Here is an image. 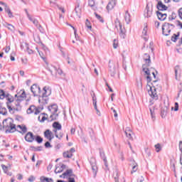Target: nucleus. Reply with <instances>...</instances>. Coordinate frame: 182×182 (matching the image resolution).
<instances>
[{"instance_id":"nucleus-33","label":"nucleus","mask_w":182,"mask_h":182,"mask_svg":"<svg viewBox=\"0 0 182 182\" xmlns=\"http://www.w3.org/2000/svg\"><path fill=\"white\" fill-rule=\"evenodd\" d=\"M147 23H145L144 24V28H143V31H142V34L144 36H147V31H149V28H147Z\"/></svg>"},{"instance_id":"nucleus-6","label":"nucleus","mask_w":182,"mask_h":182,"mask_svg":"<svg viewBox=\"0 0 182 182\" xmlns=\"http://www.w3.org/2000/svg\"><path fill=\"white\" fill-rule=\"evenodd\" d=\"M157 82V80H154L153 81V86H149V90H148V93L149 95V96H151V97L152 99H154V100H158L159 99V95H157V91L156 90V87H154V83Z\"/></svg>"},{"instance_id":"nucleus-40","label":"nucleus","mask_w":182,"mask_h":182,"mask_svg":"<svg viewBox=\"0 0 182 182\" xmlns=\"http://www.w3.org/2000/svg\"><path fill=\"white\" fill-rule=\"evenodd\" d=\"M124 18L127 23H130V14H129L128 11H126Z\"/></svg>"},{"instance_id":"nucleus-31","label":"nucleus","mask_w":182,"mask_h":182,"mask_svg":"<svg viewBox=\"0 0 182 182\" xmlns=\"http://www.w3.org/2000/svg\"><path fill=\"white\" fill-rule=\"evenodd\" d=\"M53 127L57 130H62V125L59 122H54L53 124Z\"/></svg>"},{"instance_id":"nucleus-56","label":"nucleus","mask_w":182,"mask_h":182,"mask_svg":"<svg viewBox=\"0 0 182 182\" xmlns=\"http://www.w3.org/2000/svg\"><path fill=\"white\" fill-rule=\"evenodd\" d=\"M43 149V146H37L34 149V151H42V149Z\"/></svg>"},{"instance_id":"nucleus-32","label":"nucleus","mask_w":182,"mask_h":182,"mask_svg":"<svg viewBox=\"0 0 182 182\" xmlns=\"http://www.w3.org/2000/svg\"><path fill=\"white\" fill-rule=\"evenodd\" d=\"M136 86L139 89H141L143 87V82H141V78H136Z\"/></svg>"},{"instance_id":"nucleus-28","label":"nucleus","mask_w":182,"mask_h":182,"mask_svg":"<svg viewBox=\"0 0 182 182\" xmlns=\"http://www.w3.org/2000/svg\"><path fill=\"white\" fill-rule=\"evenodd\" d=\"M4 26L7 28L11 32H14V31H15V26H14V25H12V24H10V23H4Z\"/></svg>"},{"instance_id":"nucleus-41","label":"nucleus","mask_w":182,"mask_h":182,"mask_svg":"<svg viewBox=\"0 0 182 182\" xmlns=\"http://www.w3.org/2000/svg\"><path fill=\"white\" fill-rule=\"evenodd\" d=\"M58 114H56V112H54V113H51L50 116V120H56V119H58Z\"/></svg>"},{"instance_id":"nucleus-39","label":"nucleus","mask_w":182,"mask_h":182,"mask_svg":"<svg viewBox=\"0 0 182 182\" xmlns=\"http://www.w3.org/2000/svg\"><path fill=\"white\" fill-rule=\"evenodd\" d=\"M0 114H3V116H6L8 114V111L6 110V108L1 107L0 108Z\"/></svg>"},{"instance_id":"nucleus-34","label":"nucleus","mask_w":182,"mask_h":182,"mask_svg":"<svg viewBox=\"0 0 182 182\" xmlns=\"http://www.w3.org/2000/svg\"><path fill=\"white\" fill-rule=\"evenodd\" d=\"M40 180H41V181H42V182H53V179L49 178H46V177H45V176H41V177L40 178Z\"/></svg>"},{"instance_id":"nucleus-64","label":"nucleus","mask_w":182,"mask_h":182,"mask_svg":"<svg viewBox=\"0 0 182 182\" xmlns=\"http://www.w3.org/2000/svg\"><path fill=\"white\" fill-rule=\"evenodd\" d=\"M68 182H76V181H75V178H68Z\"/></svg>"},{"instance_id":"nucleus-51","label":"nucleus","mask_w":182,"mask_h":182,"mask_svg":"<svg viewBox=\"0 0 182 182\" xmlns=\"http://www.w3.org/2000/svg\"><path fill=\"white\" fill-rule=\"evenodd\" d=\"M119 45V41L116 39L114 40L113 41V48L114 49H117V46Z\"/></svg>"},{"instance_id":"nucleus-26","label":"nucleus","mask_w":182,"mask_h":182,"mask_svg":"<svg viewBox=\"0 0 182 182\" xmlns=\"http://www.w3.org/2000/svg\"><path fill=\"white\" fill-rule=\"evenodd\" d=\"M144 62H146V63H148L147 66H149V65L151 62V60H150V55L145 53L144 55Z\"/></svg>"},{"instance_id":"nucleus-5","label":"nucleus","mask_w":182,"mask_h":182,"mask_svg":"<svg viewBox=\"0 0 182 182\" xmlns=\"http://www.w3.org/2000/svg\"><path fill=\"white\" fill-rule=\"evenodd\" d=\"M174 24H171L170 23H165L162 26V33L165 36H168L171 32V29H174Z\"/></svg>"},{"instance_id":"nucleus-55","label":"nucleus","mask_w":182,"mask_h":182,"mask_svg":"<svg viewBox=\"0 0 182 182\" xmlns=\"http://www.w3.org/2000/svg\"><path fill=\"white\" fill-rule=\"evenodd\" d=\"M1 167L4 173H8V166L5 165H1Z\"/></svg>"},{"instance_id":"nucleus-21","label":"nucleus","mask_w":182,"mask_h":182,"mask_svg":"<svg viewBox=\"0 0 182 182\" xmlns=\"http://www.w3.org/2000/svg\"><path fill=\"white\" fill-rule=\"evenodd\" d=\"M48 110L50 113H56L58 112V105L54 104L48 107Z\"/></svg>"},{"instance_id":"nucleus-60","label":"nucleus","mask_w":182,"mask_h":182,"mask_svg":"<svg viewBox=\"0 0 182 182\" xmlns=\"http://www.w3.org/2000/svg\"><path fill=\"white\" fill-rule=\"evenodd\" d=\"M113 113H114V117H115L116 120H117V111L116 109H113Z\"/></svg>"},{"instance_id":"nucleus-58","label":"nucleus","mask_w":182,"mask_h":182,"mask_svg":"<svg viewBox=\"0 0 182 182\" xmlns=\"http://www.w3.org/2000/svg\"><path fill=\"white\" fill-rule=\"evenodd\" d=\"M55 137H57V139H62V137H63V133L60 132L59 134H55Z\"/></svg>"},{"instance_id":"nucleus-3","label":"nucleus","mask_w":182,"mask_h":182,"mask_svg":"<svg viewBox=\"0 0 182 182\" xmlns=\"http://www.w3.org/2000/svg\"><path fill=\"white\" fill-rule=\"evenodd\" d=\"M43 90L44 92L42 94V96H39L38 102L39 103H42V105H48L49 96L52 95V90L49 87H44Z\"/></svg>"},{"instance_id":"nucleus-13","label":"nucleus","mask_w":182,"mask_h":182,"mask_svg":"<svg viewBox=\"0 0 182 182\" xmlns=\"http://www.w3.org/2000/svg\"><path fill=\"white\" fill-rule=\"evenodd\" d=\"M44 136L47 140H49V141H52V139H54L53 133H52V131L47 129L44 132Z\"/></svg>"},{"instance_id":"nucleus-9","label":"nucleus","mask_w":182,"mask_h":182,"mask_svg":"<svg viewBox=\"0 0 182 182\" xmlns=\"http://www.w3.org/2000/svg\"><path fill=\"white\" fill-rule=\"evenodd\" d=\"M31 90L33 92V96H38L41 93V87L34 84L31 87Z\"/></svg>"},{"instance_id":"nucleus-11","label":"nucleus","mask_w":182,"mask_h":182,"mask_svg":"<svg viewBox=\"0 0 182 182\" xmlns=\"http://www.w3.org/2000/svg\"><path fill=\"white\" fill-rule=\"evenodd\" d=\"M75 148H71L69 151H67L63 154V157L65 159H72L73 156V153H75Z\"/></svg>"},{"instance_id":"nucleus-53","label":"nucleus","mask_w":182,"mask_h":182,"mask_svg":"<svg viewBox=\"0 0 182 182\" xmlns=\"http://www.w3.org/2000/svg\"><path fill=\"white\" fill-rule=\"evenodd\" d=\"M155 149L156 150V153H159V151H160V150H161V146H160V144H156Z\"/></svg>"},{"instance_id":"nucleus-25","label":"nucleus","mask_w":182,"mask_h":182,"mask_svg":"<svg viewBox=\"0 0 182 182\" xmlns=\"http://www.w3.org/2000/svg\"><path fill=\"white\" fill-rule=\"evenodd\" d=\"M6 99L8 101V103L6 102V105H9V103H12L14 102V97L12 95H11L9 93L6 92Z\"/></svg>"},{"instance_id":"nucleus-37","label":"nucleus","mask_w":182,"mask_h":182,"mask_svg":"<svg viewBox=\"0 0 182 182\" xmlns=\"http://www.w3.org/2000/svg\"><path fill=\"white\" fill-rule=\"evenodd\" d=\"M91 167H92V170L94 173V176H96V174H97V166H96V164H92Z\"/></svg>"},{"instance_id":"nucleus-48","label":"nucleus","mask_w":182,"mask_h":182,"mask_svg":"<svg viewBox=\"0 0 182 182\" xmlns=\"http://www.w3.org/2000/svg\"><path fill=\"white\" fill-rule=\"evenodd\" d=\"M176 18H177V15L176 14V13L173 12L171 14V15L169 16L168 20L169 21H173V19H176Z\"/></svg>"},{"instance_id":"nucleus-52","label":"nucleus","mask_w":182,"mask_h":182,"mask_svg":"<svg viewBox=\"0 0 182 182\" xmlns=\"http://www.w3.org/2000/svg\"><path fill=\"white\" fill-rule=\"evenodd\" d=\"M25 11H26V14L29 21H31V22H33V21H35V18H32V16H31V15L28 12V10L26 9Z\"/></svg>"},{"instance_id":"nucleus-1","label":"nucleus","mask_w":182,"mask_h":182,"mask_svg":"<svg viewBox=\"0 0 182 182\" xmlns=\"http://www.w3.org/2000/svg\"><path fill=\"white\" fill-rule=\"evenodd\" d=\"M15 97H17V99L14 101L12 107L7 102V107L9 112L12 110H15L16 112H21L22 110V105H21V102L26 99V94L25 93V91H23L21 95L18 96V95H15Z\"/></svg>"},{"instance_id":"nucleus-24","label":"nucleus","mask_w":182,"mask_h":182,"mask_svg":"<svg viewBox=\"0 0 182 182\" xmlns=\"http://www.w3.org/2000/svg\"><path fill=\"white\" fill-rule=\"evenodd\" d=\"M92 101H93L94 108L97 112V114L98 116H100V111H99V109H97V102L96 101V98L95 97H92Z\"/></svg>"},{"instance_id":"nucleus-23","label":"nucleus","mask_w":182,"mask_h":182,"mask_svg":"<svg viewBox=\"0 0 182 182\" xmlns=\"http://www.w3.org/2000/svg\"><path fill=\"white\" fill-rule=\"evenodd\" d=\"M96 2H97V0H89L88 1V5L89 6H90L91 8H92V9L94 11H96L97 8L96 6H95L96 5Z\"/></svg>"},{"instance_id":"nucleus-15","label":"nucleus","mask_w":182,"mask_h":182,"mask_svg":"<svg viewBox=\"0 0 182 182\" xmlns=\"http://www.w3.org/2000/svg\"><path fill=\"white\" fill-rule=\"evenodd\" d=\"M28 114H31V113H34V114H39V110L36 109V107L34 105H31L29 107V108L27 109Z\"/></svg>"},{"instance_id":"nucleus-36","label":"nucleus","mask_w":182,"mask_h":182,"mask_svg":"<svg viewBox=\"0 0 182 182\" xmlns=\"http://www.w3.org/2000/svg\"><path fill=\"white\" fill-rule=\"evenodd\" d=\"M125 134H126V136H127V137H128V139H132V130H130V129L129 128H127L126 129H125Z\"/></svg>"},{"instance_id":"nucleus-54","label":"nucleus","mask_w":182,"mask_h":182,"mask_svg":"<svg viewBox=\"0 0 182 182\" xmlns=\"http://www.w3.org/2000/svg\"><path fill=\"white\" fill-rule=\"evenodd\" d=\"M150 113H151V119L154 120L156 119V116L154 115V109H150Z\"/></svg>"},{"instance_id":"nucleus-29","label":"nucleus","mask_w":182,"mask_h":182,"mask_svg":"<svg viewBox=\"0 0 182 182\" xmlns=\"http://www.w3.org/2000/svg\"><path fill=\"white\" fill-rule=\"evenodd\" d=\"M75 14L77 18H80V14H82V10L80 9V6L77 4V6L75 9Z\"/></svg>"},{"instance_id":"nucleus-19","label":"nucleus","mask_w":182,"mask_h":182,"mask_svg":"<svg viewBox=\"0 0 182 182\" xmlns=\"http://www.w3.org/2000/svg\"><path fill=\"white\" fill-rule=\"evenodd\" d=\"M168 9V7H167L166 5H164L163 4V2L161 1H159L158 4H157V9H159V11H167V9Z\"/></svg>"},{"instance_id":"nucleus-7","label":"nucleus","mask_w":182,"mask_h":182,"mask_svg":"<svg viewBox=\"0 0 182 182\" xmlns=\"http://www.w3.org/2000/svg\"><path fill=\"white\" fill-rule=\"evenodd\" d=\"M48 70H49V72H50L51 75L53 76H56V75H62L63 73V71L62 70V69L60 68H58L55 66L53 65H49V64L47 63V66H46Z\"/></svg>"},{"instance_id":"nucleus-47","label":"nucleus","mask_w":182,"mask_h":182,"mask_svg":"<svg viewBox=\"0 0 182 182\" xmlns=\"http://www.w3.org/2000/svg\"><path fill=\"white\" fill-rule=\"evenodd\" d=\"M174 70H175L176 79V80H177V75H178V72H180V66L176 65V66L175 67Z\"/></svg>"},{"instance_id":"nucleus-46","label":"nucleus","mask_w":182,"mask_h":182,"mask_svg":"<svg viewBox=\"0 0 182 182\" xmlns=\"http://www.w3.org/2000/svg\"><path fill=\"white\" fill-rule=\"evenodd\" d=\"M6 96V92H5L3 90H0V99H5Z\"/></svg>"},{"instance_id":"nucleus-63","label":"nucleus","mask_w":182,"mask_h":182,"mask_svg":"<svg viewBox=\"0 0 182 182\" xmlns=\"http://www.w3.org/2000/svg\"><path fill=\"white\" fill-rule=\"evenodd\" d=\"M178 147H179V150H180L181 153H182V141H179Z\"/></svg>"},{"instance_id":"nucleus-2","label":"nucleus","mask_w":182,"mask_h":182,"mask_svg":"<svg viewBox=\"0 0 182 182\" xmlns=\"http://www.w3.org/2000/svg\"><path fill=\"white\" fill-rule=\"evenodd\" d=\"M3 127L6 130V133H14L16 132V127L14 124V119L7 118L3 121Z\"/></svg>"},{"instance_id":"nucleus-45","label":"nucleus","mask_w":182,"mask_h":182,"mask_svg":"<svg viewBox=\"0 0 182 182\" xmlns=\"http://www.w3.org/2000/svg\"><path fill=\"white\" fill-rule=\"evenodd\" d=\"M35 140L36 141H37V143H39V144L43 141V139L40 136H35Z\"/></svg>"},{"instance_id":"nucleus-38","label":"nucleus","mask_w":182,"mask_h":182,"mask_svg":"<svg viewBox=\"0 0 182 182\" xmlns=\"http://www.w3.org/2000/svg\"><path fill=\"white\" fill-rule=\"evenodd\" d=\"M179 36H180V33H177V34H173L171 36V40L172 41V42H177V39H178Z\"/></svg>"},{"instance_id":"nucleus-10","label":"nucleus","mask_w":182,"mask_h":182,"mask_svg":"<svg viewBox=\"0 0 182 182\" xmlns=\"http://www.w3.org/2000/svg\"><path fill=\"white\" fill-rule=\"evenodd\" d=\"M24 139L28 143H33L35 141V135H33V133L29 132L26 134Z\"/></svg>"},{"instance_id":"nucleus-14","label":"nucleus","mask_w":182,"mask_h":182,"mask_svg":"<svg viewBox=\"0 0 182 182\" xmlns=\"http://www.w3.org/2000/svg\"><path fill=\"white\" fill-rule=\"evenodd\" d=\"M153 15V8L149 7V5L146 6L144 13L145 18H151Z\"/></svg>"},{"instance_id":"nucleus-61","label":"nucleus","mask_w":182,"mask_h":182,"mask_svg":"<svg viewBox=\"0 0 182 182\" xmlns=\"http://www.w3.org/2000/svg\"><path fill=\"white\" fill-rule=\"evenodd\" d=\"M178 16L180 19H182V8L178 10Z\"/></svg>"},{"instance_id":"nucleus-35","label":"nucleus","mask_w":182,"mask_h":182,"mask_svg":"<svg viewBox=\"0 0 182 182\" xmlns=\"http://www.w3.org/2000/svg\"><path fill=\"white\" fill-rule=\"evenodd\" d=\"M133 161V166H132V171H131V174H133V173H136L137 171V163H136L135 161Z\"/></svg>"},{"instance_id":"nucleus-16","label":"nucleus","mask_w":182,"mask_h":182,"mask_svg":"<svg viewBox=\"0 0 182 182\" xmlns=\"http://www.w3.org/2000/svg\"><path fill=\"white\" fill-rule=\"evenodd\" d=\"M65 168H66V165H65V164L56 165L55 169V174L62 173V171H63V170H65Z\"/></svg>"},{"instance_id":"nucleus-62","label":"nucleus","mask_w":182,"mask_h":182,"mask_svg":"<svg viewBox=\"0 0 182 182\" xmlns=\"http://www.w3.org/2000/svg\"><path fill=\"white\" fill-rule=\"evenodd\" d=\"M178 110V102H176L175 103V108H174V111L177 112Z\"/></svg>"},{"instance_id":"nucleus-22","label":"nucleus","mask_w":182,"mask_h":182,"mask_svg":"<svg viewBox=\"0 0 182 182\" xmlns=\"http://www.w3.org/2000/svg\"><path fill=\"white\" fill-rule=\"evenodd\" d=\"M17 128L21 130V131H18V132H20L21 134H25V133L28 132V129L25 125H18Z\"/></svg>"},{"instance_id":"nucleus-59","label":"nucleus","mask_w":182,"mask_h":182,"mask_svg":"<svg viewBox=\"0 0 182 182\" xmlns=\"http://www.w3.org/2000/svg\"><path fill=\"white\" fill-rule=\"evenodd\" d=\"M177 22H178V23L176 24V26H178L179 28V29H182V23H181V21H178Z\"/></svg>"},{"instance_id":"nucleus-49","label":"nucleus","mask_w":182,"mask_h":182,"mask_svg":"<svg viewBox=\"0 0 182 182\" xmlns=\"http://www.w3.org/2000/svg\"><path fill=\"white\" fill-rule=\"evenodd\" d=\"M176 50L178 53H182V43L176 46Z\"/></svg>"},{"instance_id":"nucleus-30","label":"nucleus","mask_w":182,"mask_h":182,"mask_svg":"<svg viewBox=\"0 0 182 182\" xmlns=\"http://www.w3.org/2000/svg\"><path fill=\"white\" fill-rule=\"evenodd\" d=\"M5 12L8 14L9 18H14V14H12V11H11V9L8 7V6H6L4 9Z\"/></svg>"},{"instance_id":"nucleus-50","label":"nucleus","mask_w":182,"mask_h":182,"mask_svg":"<svg viewBox=\"0 0 182 182\" xmlns=\"http://www.w3.org/2000/svg\"><path fill=\"white\" fill-rule=\"evenodd\" d=\"M95 15L97 19H98V21H100V22H102V23H103V22H105V21H103V18H102V16H100V15L97 14V13H95Z\"/></svg>"},{"instance_id":"nucleus-44","label":"nucleus","mask_w":182,"mask_h":182,"mask_svg":"<svg viewBox=\"0 0 182 182\" xmlns=\"http://www.w3.org/2000/svg\"><path fill=\"white\" fill-rule=\"evenodd\" d=\"M26 49L29 55H32L33 53V50L32 49L29 48V45L26 43H25Z\"/></svg>"},{"instance_id":"nucleus-57","label":"nucleus","mask_w":182,"mask_h":182,"mask_svg":"<svg viewBox=\"0 0 182 182\" xmlns=\"http://www.w3.org/2000/svg\"><path fill=\"white\" fill-rule=\"evenodd\" d=\"M45 147L46 149H49V148L52 147V145H50V143L49 141H47L45 143Z\"/></svg>"},{"instance_id":"nucleus-42","label":"nucleus","mask_w":182,"mask_h":182,"mask_svg":"<svg viewBox=\"0 0 182 182\" xmlns=\"http://www.w3.org/2000/svg\"><path fill=\"white\" fill-rule=\"evenodd\" d=\"M85 26L86 28H87V29H90V31H92V24L90 23V21H89V19H86Z\"/></svg>"},{"instance_id":"nucleus-20","label":"nucleus","mask_w":182,"mask_h":182,"mask_svg":"<svg viewBox=\"0 0 182 182\" xmlns=\"http://www.w3.org/2000/svg\"><path fill=\"white\" fill-rule=\"evenodd\" d=\"M114 6H116V1L112 0L108 3V4L107 6V11H112V9H113V8H114Z\"/></svg>"},{"instance_id":"nucleus-43","label":"nucleus","mask_w":182,"mask_h":182,"mask_svg":"<svg viewBox=\"0 0 182 182\" xmlns=\"http://www.w3.org/2000/svg\"><path fill=\"white\" fill-rule=\"evenodd\" d=\"M33 23L35 25V26H36V28H38V29H39V31H41L42 26L39 25V22L38 21V20H33Z\"/></svg>"},{"instance_id":"nucleus-27","label":"nucleus","mask_w":182,"mask_h":182,"mask_svg":"<svg viewBox=\"0 0 182 182\" xmlns=\"http://www.w3.org/2000/svg\"><path fill=\"white\" fill-rule=\"evenodd\" d=\"M73 173V171L72 169H68L65 172L63 173V178H65V177H70Z\"/></svg>"},{"instance_id":"nucleus-18","label":"nucleus","mask_w":182,"mask_h":182,"mask_svg":"<svg viewBox=\"0 0 182 182\" xmlns=\"http://www.w3.org/2000/svg\"><path fill=\"white\" fill-rule=\"evenodd\" d=\"M156 15H157L158 19H159V21H166V19L167 18V14L163 13L161 11H157Z\"/></svg>"},{"instance_id":"nucleus-17","label":"nucleus","mask_w":182,"mask_h":182,"mask_svg":"<svg viewBox=\"0 0 182 182\" xmlns=\"http://www.w3.org/2000/svg\"><path fill=\"white\" fill-rule=\"evenodd\" d=\"M100 157L104 161V164L105 166V171H107L109 170V165L107 164V159H106V156L105 155V152L100 151Z\"/></svg>"},{"instance_id":"nucleus-12","label":"nucleus","mask_w":182,"mask_h":182,"mask_svg":"<svg viewBox=\"0 0 182 182\" xmlns=\"http://www.w3.org/2000/svg\"><path fill=\"white\" fill-rule=\"evenodd\" d=\"M109 72L111 76L116 75V65L111 61L109 62Z\"/></svg>"},{"instance_id":"nucleus-4","label":"nucleus","mask_w":182,"mask_h":182,"mask_svg":"<svg viewBox=\"0 0 182 182\" xmlns=\"http://www.w3.org/2000/svg\"><path fill=\"white\" fill-rule=\"evenodd\" d=\"M147 65L144 64L142 65L143 72L144 73V76L148 82V83H150L151 82V75H153L154 78L156 79V70L154 68H146Z\"/></svg>"},{"instance_id":"nucleus-8","label":"nucleus","mask_w":182,"mask_h":182,"mask_svg":"<svg viewBox=\"0 0 182 182\" xmlns=\"http://www.w3.org/2000/svg\"><path fill=\"white\" fill-rule=\"evenodd\" d=\"M115 28H117L118 29H119L120 37L122 38V39H124V38H126V29H124V27L122 26V23L119 21L117 22L115 24Z\"/></svg>"}]
</instances>
